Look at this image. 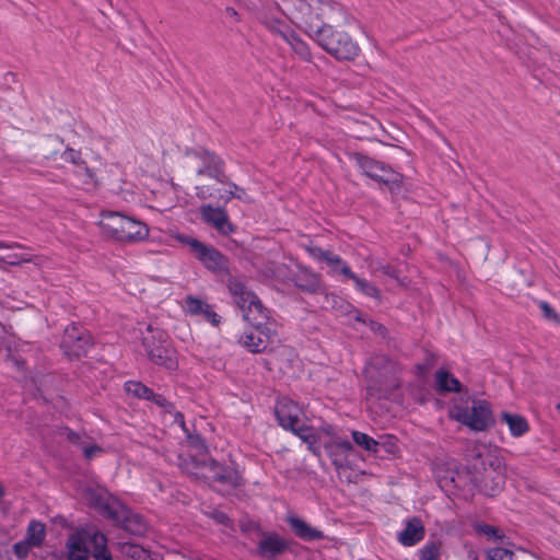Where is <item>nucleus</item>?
<instances>
[{"label": "nucleus", "mask_w": 560, "mask_h": 560, "mask_svg": "<svg viewBox=\"0 0 560 560\" xmlns=\"http://www.w3.org/2000/svg\"><path fill=\"white\" fill-rule=\"evenodd\" d=\"M281 11L300 28L315 36L324 24L350 26L351 16L334 0H280Z\"/></svg>", "instance_id": "nucleus-1"}, {"label": "nucleus", "mask_w": 560, "mask_h": 560, "mask_svg": "<svg viewBox=\"0 0 560 560\" xmlns=\"http://www.w3.org/2000/svg\"><path fill=\"white\" fill-rule=\"evenodd\" d=\"M339 25L330 22L324 24L314 38L325 51L337 60L352 61L361 52L358 42L351 35L355 21L351 18L350 26L345 25L343 22H340Z\"/></svg>", "instance_id": "nucleus-2"}, {"label": "nucleus", "mask_w": 560, "mask_h": 560, "mask_svg": "<svg viewBox=\"0 0 560 560\" xmlns=\"http://www.w3.org/2000/svg\"><path fill=\"white\" fill-rule=\"evenodd\" d=\"M400 369L384 354L373 355L365 366L368 395L377 399L388 398L399 386Z\"/></svg>", "instance_id": "nucleus-3"}, {"label": "nucleus", "mask_w": 560, "mask_h": 560, "mask_svg": "<svg viewBox=\"0 0 560 560\" xmlns=\"http://www.w3.org/2000/svg\"><path fill=\"white\" fill-rule=\"evenodd\" d=\"M228 289L234 303L242 311L243 318L249 323L254 329L271 328L269 311L262 305L258 296L247 288L242 279L230 277L228 280Z\"/></svg>", "instance_id": "nucleus-4"}, {"label": "nucleus", "mask_w": 560, "mask_h": 560, "mask_svg": "<svg viewBox=\"0 0 560 560\" xmlns=\"http://www.w3.org/2000/svg\"><path fill=\"white\" fill-rule=\"evenodd\" d=\"M98 225L105 236L121 243L139 242L149 236L145 223L120 212H102Z\"/></svg>", "instance_id": "nucleus-5"}, {"label": "nucleus", "mask_w": 560, "mask_h": 560, "mask_svg": "<svg viewBox=\"0 0 560 560\" xmlns=\"http://www.w3.org/2000/svg\"><path fill=\"white\" fill-rule=\"evenodd\" d=\"M69 560H113L104 534L94 529H79L67 541Z\"/></svg>", "instance_id": "nucleus-6"}, {"label": "nucleus", "mask_w": 560, "mask_h": 560, "mask_svg": "<svg viewBox=\"0 0 560 560\" xmlns=\"http://www.w3.org/2000/svg\"><path fill=\"white\" fill-rule=\"evenodd\" d=\"M184 469L197 479L218 481L233 487L238 485L240 477L234 469L223 467L212 459L198 458L197 455H191L185 460Z\"/></svg>", "instance_id": "nucleus-7"}, {"label": "nucleus", "mask_w": 560, "mask_h": 560, "mask_svg": "<svg viewBox=\"0 0 560 560\" xmlns=\"http://www.w3.org/2000/svg\"><path fill=\"white\" fill-rule=\"evenodd\" d=\"M187 166L195 170L200 178L198 184H225V175L220 159L209 151H192L187 153Z\"/></svg>", "instance_id": "nucleus-8"}, {"label": "nucleus", "mask_w": 560, "mask_h": 560, "mask_svg": "<svg viewBox=\"0 0 560 560\" xmlns=\"http://www.w3.org/2000/svg\"><path fill=\"white\" fill-rule=\"evenodd\" d=\"M142 343L145 348L149 359L167 370H174L177 366L174 357V350L168 347L165 340V334L149 325L145 332L142 334Z\"/></svg>", "instance_id": "nucleus-9"}, {"label": "nucleus", "mask_w": 560, "mask_h": 560, "mask_svg": "<svg viewBox=\"0 0 560 560\" xmlns=\"http://www.w3.org/2000/svg\"><path fill=\"white\" fill-rule=\"evenodd\" d=\"M85 499L94 506L100 514L107 517L115 524L130 523L126 506L106 489L89 488L85 490Z\"/></svg>", "instance_id": "nucleus-10"}, {"label": "nucleus", "mask_w": 560, "mask_h": 560, "mask_svg": "<svg viewBox=\"0 0 560 560\" xmlns=\"http://www.w3.org/2000/svg\"><path fill=\"white\" fill-rule=\"evenodd\" d=\"M261 21L272 33L279 35L301 59L305 61L311 59L308 46L296 36L285 20L271 11H266L261 14Z\"/></svg>", "instance_id": "nucleus-11"}, {"label": "nucleus", "mask_w": 560, "mask_h": 560, "mask_svg": "<svg viewBox=\"0 0 560 560\" xmlns=\"http://www.w3.org/2000/svg\"><path fill=\"white\" fill-rule=\"evenodd\" d=\"M453 417L477 432L487 430L492 423L491 410L485 400H472L470 406L455 407Z\"/></svg>", "instance_id": "nucleus-12"}, {"label": "nucleus", "mask_w": 560, "mask_h": 560, "mask_svg": "<svg viewBox=\"0 0 560 560\" xmlns=\"http://www.w3.org/2000/svg\"><path fill=\"white\" fill-rule=\"evenodd\" d=\"M353 159L368 177L384 183L394 194L400 191L402 179L400 174L386 167L383 163L374 161L359 153H355Z\"/></svg>", "instance_id": "nucleus-13"}, {"label": "nucleus", "mask_w": 560, "mask_h": 560, "mask_svg": "<svg viewBox=\"0 0 560 560\" xmlns=\"http://www.w3.org/2000/svg\"><path fill=\"white\" fill-rule=\"evenodd\" d=\"M91 346V336L77 325L66 328L61 347L69 358H79L84 354Z\"/></svg>", "instance_id": "nucleus-14"}, {"label": "nucleus", "mask_w": 560, "mask_h": 560, "mask_svg": "<svg viewBox=\"0 0 560 560\" xmlns=\"http://www.w3.org/2000/svg\"><path fill=\"white\" fill-rule=\"evenodd\" d=\"M194 257L208 270L213 272H226L228 259L215 247L201 242Z\"/></svg>", "instance_id": "nucleus-15"}, {"label": "nucleus", "mask_w": 560, "mask_h": 560, "mask_svg": "<svg viewBox=\"0 0 560 560\" xmlns=\"http://www.w3.org/2000/svg\"><path fill=\"white\" fill-rule=\"evenodd\" d=\"M325 450L337 471L348 466V456L354 451L353 445L342 439L331 440L325 444Z\"/></svg>", "instance_id": "nucleus-16"}, {"label": "nucleus", "mask_w": 560, "mask_h": 560, "mask_svg": "<svg viewBox=\"0 0 560 560\" xmlns=\"http://www.w3.org/2000/svg\"><path fill=\"white\" fill-rule=\"evenodd\" d=\"M300 415L301 410L294 401L283 398L277 402L276 416L283 429H295V425L301 422Z\"/></svg>", "instance_id": "nucleus-17"}, {"label": "nucleus", "mask_w": 560, "mask_h": 560, "mask_svg": "<svg viewBox=\"0 0 560 560\" xmlns=\"http://www.w3.org/2000/svg\"><path fill=\"white\" fill-rule=\"evenodd\" d=\"M202 220L212 225L219 233L228 235L233 232L229 217L222 208H213L210 205L200 208Z\"/></svg>", "instance_id": "nucleus-18"}, {"label": "nucleus", "mask_w": 560, "mask_h": 560, "mask_svg": "<svg viewBox=\"0 0 560 560\" xmlns=\"http://www.w3.org/2000/svg\"><path fill=\"white\" fill-rule=\"evenodd\" d=\"M272 334V328H253V330L247 331L243 335L242 342L250 352H261L267 348V345Z\"/></svg>", "instance_id": "nucleus-19"}, {"label": "nucleus", "mask_w": 560, "mask_h": 560, "mask_svg": "<svg viewBox=\"0 0 560 560\" xmlns=\"http://www.w3.org/2000/svg\"><path fill=\"white\" fill-rule=\"evenodd\" d=\"M288 549L287 542L277 534H266L257 546V553L262 558L281 555Z\"/></svg>", "instance_id": "nucleus-20"}, {"label": "nucleus", "mask_w": 560, "mask_h": 560, "mask_svg": "<svg viewBox=\"0 0 560 560\" xmlns=\"http://www.w3.org/2000/svg\"><path fill=\"white\" fill-rule=\"evenodd\" d=\"M217 185H220L219 183H212V184H197L196 189V196L200 199H207V198H215L218 200H222L224 202H228L232 198H234V189L231 188V184H229V188H219Z\"/></svg>", "instance_id": "nucleus-21"}, {"label": "nucleus", "mask_w": 560, "mask_h": 560, "mask_svg": "<svg viewBox=\"0 0 560 560\" xmlns=\"http://www.w3.org/2000/svg\"><path fill=\"white\" fill-rule=\"evenodd\" d=\"M480 490L489 495L493 497L500 492L504 485V476L501 470L495 468L486 469L483 476L480 479Z\"/></svg>", "instance_id": "nucleus-22"}, {"label": "nucleus", "mask_w": 560, "mask_h": 560, "mask_svg": "<svg viewBox=\"0 0 560 560\" xmlns=\"http://www.w3.org/2000/svg\"><path fill=\"white\" fill-rule=\"evenodd\" d=\"M423 537L424 527L422 522L413 517L407 522L405 529L399 533L398 540L402 546L410 547L418 544Z\"/></svg>", "instance_id": "nucleus-23"}, {"label": "nucleus", "mask_w": 560, "mask_h": 560, "mask_svg": "<svg viewBox=\"0 0 560 560\" xmlns=\"http://www.w3.org/2000/svg\"><path fill=\"white\" fill-rule=\"evenodd\" d=\"M288 523L295 536L300 539L313 541L324 538V533L322 530L311 526L308 523L296 516L288 517Z\"/></svg>", "instance_id": "nucleus-24"}, {"label": "nucleus", "mask_w": 560, "mask_h": 560, "mask_svg": "<svg viewBox=\"0 0 560 560\" xmlns=\"http://www.w3.org/2000/svg\"><path fill=\"white\" fill-rule=\"evenodd\" d=\"M306 249L314 259L326 262V265L335 273H340V269L345 266H348L341 259V257L331 253L330 250H325L317 246H310Z\"/></svg>", "instance_id": "nucleus-25"}, {"label": "nucleus", "mask_w": 560, "mask_h": 560, "mask_svg": "<svg viewBox=\"0 0 560 560\" xmlns=\"http://www.w3.org/2000/svg\"><path fill=\"white\" fill-rule=\"evenodd\" d=\"M295 285L310 293H315L320 290V278L318 275L310 271L308 269H300L294 276Z\"/></svg>", "instance_id": "nucleus-26"}, {"label": "nucleus", "mask_w": 560, "mask_h": 560, "mask_svg": "<svg viewBox=\"0 0 560 560\" xmlns=\"http://www.w3.org/2000/svg\"><path fill=\"white\" fill-rule=\"evenodd\" d=\"M340 273L351 279L354 282L355 288L364 295L373 298L376 301H381V291L373 283L355 276L348 266L342 267L340 269Z\"/></svg>", "instance_id": "nucleus-27"}, {"label": "nucleus", "mask_w": 560, "mask_h": 560, "mask_svg": "<svg viewBox=\"0 0 560 560\" xmlns=\"http://www.w3.org/2000/svg\"><path fill=\"white\" fill-rule=\"evenodd\" d=\"M435 388L441 394L458 393L462 390V384L448 371L439 370L435 373Z\"/></svg>", "instance_id": "nucleus-28"}, {"label": "nucleus", "mask_w": 560, "mask_h": 560, "mask_svg": "<svg viewBox=\"0 0 560 560\" xmlns=\"http://www.w3.org/2000/svg\"><path fill=\"white\" fill-rule=\"evenodd\" d=\"M500 417L508 424L510 433L514 438L523 436L529 431L527 420L521 415L502 412Z\"/></svg>", "instance_id": "nucleus-29"}, {"label": "nucleus", "mask_w": 560, "mask_h": 560, "mask_svg": "<svg viewBox=\"0 0 560 560\" xmlns=\"http://www.w3.org/2000/svg\"><path fill=\"white\" fill-rule=\"evenodd\" d=\"M60 158L63 162L71 163L82 168L83 174L85 176V184H91L95 182L94 172L85 165L84 161H82L81 153L79 151L68 148L61 153Z\"/></svg>", "instance_id": "nucleus-30"}, {"label": "nucleus", "mask_w": 560, "mask_h": 560, "mask_svg": "<svg viewBox=\"0 0 560 560\" xmlns=\"http://www.w3.org/2000/svg\"><path fill=\"white\" fill-rule=\"evenodd\" d=\"M46 536L45 525L38 521L28 524L25 539L34 547L42 546Z\"/></svg>", "instance_id": "nucleus-31"}, {"label": "nucleus", "mask_w": 560, "mask_h": 560, "mask_svg": "<svg viewBox=\"0 0 560 560\" xmlns=\"http://www.w3.org/2000/svg\"><path fill=\"white\" fill-rule=\"evenodd\" d=\"M293 433H295L303 442L307 443L308 450L314 454L319 456V450L315 446L316 435L313 431L305 427L302 422L295 425V429H290Z\"/></svg>", "instance_id": "nucleus-32"}, {"label": "nucleus", "mask_w": 560, "mask_h": 560, "mask_svg": "<svg viewBox=\"0 0 560 560\" xmlns=\"http://www.w3.org/2000/svg\"><path fill=\"white\" fill-rule=\"evenodd\" d=\"M352 438L357 445L363 447L365 451L377 453L380 442L375 441L373 438L369 436L365 433L359 431H352Z\"/></svg>", "instance_id": "nucleus-33"}, {"label": "nucleus", "mask_w": 560, "mask_h": 560, "mask_svg": "<svg viewBox=\"0 0 560 560\" xmlns=\"http://www.w3.org/2000/svg\"><path fill=\"white\" fill-rule=\"evenodd\" d=\"M125 388L128 394H130L135 397L143 398V399H148V400L151 399V397H153V390L140 382H132V381L127 382L125 384Z\"/></svg>", "instance_id": "nucleus-34"}, {"label": "nucleus", "mask_w": 560, "mask_h": 560, "mask_svg": "<svg viewBox=\"0 0 560 560\" xmlns=\"http://www.w3.org/2000/svg\"><path fill=\"white\" fill-rule=\"evenodd\" d=\"M441 546L438 542H428L419 551L420 560H440Z\"/></svg>", "instance_id": "nucleus-35"}, {"label": "nucleus", "mask_w": 560, "mask_h": 560, "mask_svg": "<svg viewBox=\"0 0 560 560\" xmlns=\"http://www.w3.org/2000/svg\"><path fill=\"white\" fill-rule=\"evenodd\" d=\"M206 306L207 303L197 298L189 295L185 299L184 310L189 315H201Z\"/></svg>", "instance_id": "nucleus-36"}, {"label": "nucleus", "mask_w": 560, "mask_h": 560, "mask_svg": "<svg viewBox=\"0 0 560 560\" xmlns=\"http://www.w3.org/2000/svg\"><path fill=\"white\" fill-rule=\"evenodd\" d=\"M121 552L135 560H142L145 558L144 549L135 544H124L121 546Z\"/></svg>", "instance_id": "nucleus-37"}, {"label": "nucleus", "mask_w": 560, "mask_h": 560, "mask_svg": "<svg viewBox=\"0 0 560 560\" xmlns=\"http://www.w3.org/2000/svg\"><path fill=\"white\" fill-rule=\"evenodd\" d=\"M173 238L176 240L177 242H179L180 244L188 246V248L192 255L195 254V252L201 244V242L198 241L197 238L189 236V235L180 234V233H174Z\"/></svg>", "instance_id": "nucleus-38"}, {"label": "nucleus", "mask_w": 560, "mask_h": 560, "mask_svg": "<svg viewBox=\"0 0 560 560\" xmlns=\"http://www.w3.org/2000/svg\"><path fill=\"white\" fill-rule=\"evenodd\" d=\"M489 560H513V551L505 548H491L487 551Z\"/></svg>", "instance_id": "nucleus-39"}, {"label": "nucleus", "mask_w": 560, "mask_h": 560, "mask_svg": "<svg viewBox=\"0 0 560 560\" xmlns=\"http://www.w3.org/2000/svg\"><path fill=\"white\" fill-rule=\"evenodd\" d=\"M65 433H66V436H67V440L72 443L73 445L80 447L81 450L83 448V445L88 443V436L86 435H82L78 432H74L70 429H66L65 430Z\"/></svg>", "instance_id": "nucleus-40"}, {"label": "nucleus", "mask_w": 560, "mask_h": 560, "mask_svg": "<svg viewBox=\"0 0 560 560\" xmlns=\"http://www.w3.org/2000/svg\"><path fill=\"white\" fill-rule=\"evenodd\" d=\"M32 548L35 547L31 545V542H28L26 539H24L22 541L14 544L13 551L19 559H24L27 557Z\"/></svg>", "instance_id": "nucleus-41"}, {"label": "nucleus", "mask_w": 560, "mask_h": 560, "mask_svg": "<svg viewBox=\"0 0 560 560\" xmlns=\"http://www.w3.org/2000/svg\"><path fill=\"white\" fill-rule=\"evenodd\" d=\"M476 529H477L478 533L483 534V535H486L488 537H492V538H495V539H502L503 538V535L500 534L499 528H497L494 526H491V525L478 524L476 526Z\"/></svg>", "instance_id": "nucleus-42"}, {"label": "nucleus", "mask_w": 560, "mask_h": 560, "mask_svg": "<svg viewBox=\"0 0 560 560\" xmlns=\"http://www.w3.org/2000/svg\"><path fill=\"white\" fill-rule=\"evenodd\" d=\"M103 450L96 444L86 443L83 445L82 452L86 459H92L96 454L101 453Z\"/></svg>", "instance_id": "nucleus-43"}, {"label": "nucleus", "mask_w": 560, "mask_h": 560, "mask_svg": "<svg viewBox=\"0 0 560 560\" xmlns=\"http://www.w3.org/2000/svg\"><path fill=\"white\" fill-rule=\"evenodd\" d=\"M201 315L214 326L220 323V316L211 310L209 304H207L206 310H203Z\"/></svg>", "instance_id": "nucleus-44"}, {"label": "nucleus", "mask_w": 560, "mask_h": 560, "mask_svg": "<svg viewBox=\"0 0 560 560\" xmlns=\"http://www.w3.org/2000/svg\"><path fill=\"white\" fill-rule=\"evenodd\" d=\"M540 308L545 315V317L552 319L555 322H559V315L553 311V308L546 302L540 303Z\"/></svg>", "instance_id": "nucleus-45"}, {"label": "nucleus", "mask_w": 560, "mask_h": 560, "mask_svg": "<svg viewBox=\"0 0 560 560\" xmlns=\"http://www.w3.org/2000/svg\"><path fill=\"white\" fill-rule=\"evenodd\" d=\"M377 269L381 270L384 275L396 279L400 284H404V282L399 279L396 269L390 265H380Z\"/></svg>", "instance_id": "nucleus-46"}, {"label": "nucleus", "mask_w": 560, "mask_h": 560, "mask_svg": "<svg viewBox=\"0 0 560 560\" xmlns=\"http://www.w3.org/2000/svg\"><path fill=\"white\" fill-rule=\"evenodd\" d=\"M231 188L234 189V198H237V199L246 201V202L250 201V198L244 188L238 187L235 184H231Z\"/></svg>", "instance_id": "nucleus-47"}, {"label": "nucleus", "mask_w": 560, "mask_h": 560, "mask_svg": "<svg viewBox=\"0 0 560 560\" xmlns=\"http://www.w3.org/2000/svg\"><path fill=\"white\" fill-rule=\"evenodd\" d=\"M150 400L154 401L156 405L164 407V408L173 407L172 404L168 402L163 396L154 394V393H153V397H151Z\"/></svg>", "instance_id": "nucleus-48"}, {"label": "nucleus", "mask_w": 560, "mask_h": 560, "mask_svg": "<svg viewBox=\"0 0 560 560\" xmlns=\"http://www.w3.org/2000/svg\"><path fill=\"white\" fill-rule=\"evenodd\" d=\"M190 443L196 447L198 455H201L207 450L203 441H201L198 436L191 438Z\"/></svg>", "instance_id": "nucleus-49"}, {"label": "nucleus", "mask_w": 560, "mask_h": 560, "mask_svg": "<svg viewBox=\"0 0 560 560\" xmlns=\"http://www.w3.org/2000/svg\"><path fill=\"white\" fill-rule=\"evenodd\" d=\"M32 261V258L31 257H21L20 259H13V260H10V261H7L3 257H0V262H7L11 266H20L24 262H31Z\"/></svg>", "instance_id": "nucleus-50"}, {"label": "nucleus", "mask_w": 560, "mask_h": 560, "mask_svg": "<svg viewBox=\"0 0 560 560\" xmlns=\"http://www.w3.org/2000/svg\"><path fill=\"white\" fill-rule=\"evenodd\" d=\"M370 327H371V329H372L374 332L380 334V335H382V336H384V335H385V332H386V328H385L382 324H380V323H376V322H372V320H371V322H370Z\"/></svg>", "instance_id": "nucleus-51"}, {"label": "nucleus", "mask_w": 560, "mask_h": 560, "mask_svg": "<svg viewBox=\"0 0 560 560\" xmlns=\"http://www.w3.org/2000/svg\"><path fill=\"white\" fill-rule=\"evenodd\" d=\"M214 517L217 518V521L221 524H226L229 522V517L226 514L224 513H221V512H218L214 514Z\"/></svg>", "instance_id": "nucleus-52"}, {"label": "nucleus", "mask_w": 560, "mask_h": 560, "mask_svg": "<svg viewBox=\"0 0 560 560\" xmlns=\"http://www.w3.org/2000/svg\"><path fill=\"white\" fill-rule=\"evenodd\" d=\"M225 13H226V15L234 19L235 21H238V13L236 12V10L234 8L228 7L225 9Z\"/></svg>", "instance_id": "nucleus-53"}, {"label": "nucleus", "mask_w": 560, "mask_h": 560, "mask_svg": "<svg viewBox=\"0 0 560 560\" xmlns=\"http://www.w3.org/2000/svg\"><path fill=\"white\" fill-rule=\"evenodd\" d=\"M14 247H21V245L16 244V243L8 244V243L0 241V249H12Z\"/></svg>", "instance_id": "nucleus-54"}, {"label": "nucleus", "mask_w": 560, "mask_h": 560, "mask_svg": "<svg viewBox=\"0 0 560 560\" xmlns=\"http://www.w3.org/2000/svg\"><path fill=\"white\" fill-rule=\"evenodd\" d=\"M135 521H137V522H138V521H139V522H141V520H140V518H138V517H135ZM144 529H145V525H144V524H142V523H139L138 532H139V533H142Z\"/></svg>", "instance_id": "nucleus-55"}, {"label": "nucleus", "mask_w": 560, "mask_h": 560, "mask_svg": "<svg viewBox=\"0 0 560 560\" xmlns=\"http://www.w3.org/2000/svg\"><path fill=\"white\" fill-rule=\"evenodd\" d=\"M47 142L54 144L55 142H60L58 138H49Z\"/></svg>", "instance_id": "nucleus-56"}, {"label": "nucleus", "mask_w": 560, "mask_h": 560, "mask_svg": "<svg viewBox=\"0 0 560 560\" xmlns=\"http://www.w3.org/2000/svg\"><path fill=\"white\" fill-rule=\"evenodd\" d=\"M178 418H179L180 424L184 427V417H183V415L178 413L176 416V419H178Z\"/></svg>", "instance_id": "nucleus-57"}, {"label": "nucleus", "mask_w": 560, "mask_h": 560, "mask_svg": "<svg viewBox=\"0 0 560 560\" xmlns=\"http://www.w3.org/2000/svg\"><path fill=\"white\" fill-rule=\"evenodd\" d=\"M355 319H357V320H359V322H362V323H364V322H365V320L363 319V317H362V314H360V313L358 314V316L355 317Z\"/></svg>", "instance_id": "nucleus-58"}, {"label": "nucleus", "mask_w": 560, "mask_h": 560, "mask_svg": "<svg viewBox=\"0 0 560 560\" xmlns=\"http://www.w3.org/2000/svg\"><path fill=\"white\" fill-rule=\"evenodd\" d=\"M172 187H173L175 192H177L179 190V186L174 184V183H172Z\"/></svg>", "instance_id": "nucleus-59"}, {"label": "nucleus", "mask_w": 560, "mask_h": 560, "mask_svg": "<svg viewBox=\"0 0 560 560\" xmlns=\"http://www.w3.org/2000/svg\"><path fill=\"white\" fill-rule=\"evenodd\" d=\"M3 494H4V490H3L2 486L0 485V498H2Z\"/></svg>", "instance_id": "nucleus-60"}]
</instances>
